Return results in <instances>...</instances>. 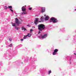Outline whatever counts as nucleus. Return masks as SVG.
<instances>
[{"instance_id": "27", "label": "nucleus", "mask_w": 76, "mask_h": 76, "mask_svg": "<svg viewBox=\"0 0 76 76\" xmlns=\"http://www.w3.org/2000/svg\"><path fill=\"white\" fill-rule=\"evenodd\" d=\"M23 37V39H26V37Z\"/></svg>"}, {"instance_id": "12", "label": "nucleus", "mask_w": 76, "mask_h": 76, "mask_svg": "<svg viewBox=\"0 0 76 76\" xmlns=\"http://www.w3.org/2000/svg\"><path fill=\"white\" fill-rule=\"evenodd\" d=\"M15 29H16V30H19V29H20V28H19V27H18L15 26Z\"/></svg>"}, {"instance_id": "8", "label": "nucleus", "mask_w": 76, "mask_h": 76, "mask_svg": "<svg viewBox=\"0 0 76 76\" xmlns=\"http://www.w3.org/2000/svg\"><path fill=\"white\" fill-rule=\"evenodd\" d=\"M45 8H42V13H44L45 12Z\"/></svg>"}, {"instance_id": "21", "label": "nucleus", "mask_w": 76, "mask_h": 76, "mask_svg": "<svg viewBox=\"0 0 76 76\" xmlns=\"http://www.w3.org/2000/svg\"><path fill=\"white\" fill-rule=\"evenodd\" d=\"M33 31V29H31L30 32H32Z\"/></svg>"}, {"instance_id": "25", "label": "nucleus", "mask_w": 76, "mask_h": 76, "mask_svg": "<svg viewBox=\"0 0 76 76\" xmlns=\"http://www.w3.org/2000/svg\"><path fill=\"white\" fill-rule=\"evenodd\" d=\"M28 34H27V35L26 36H24V37H28Z\"/></svg>"}, {"instance_id": "32", "label": "nucleus", "mask_w": 76, "mask_h": 76, "mask_svg": "<svg viewBox=\"0 0 76 76\" xmlns=\"http://www.w3.org/2000/svg\"><path fill=\"white\" fill-rule=\"evenodd\" d=\"M25 6H26V5H25Z\"/></svg>"}, {"instance_id": "28", "label": "nucleus", "mask_w": 76, "mask_h": 76, "mask_svg": "<svg viewBox=\"0 0 76 76\" xmlns=\"http://www.w3.org/2000/svg\"><path fill=\"white\" fill-rule=\"evenodd\" d=\"M27 26H30L29 25H27Z\"/></svg>"}, {"instance_id": "10", "label": "nucleus", "mask_w": 76, "mask_h": 76, "mask_svg": "<svg viewBox=\"0 0 76 76\" xmlns=\"http://www.w3.org/2000/svg\"><path fill=\"white\" fill-rule=\"evenodd\" d=\"M22 30L23 31V30H24V31H27V30H26V28H24V27L23 26L22 27Z\"/></svg>"}, {"instance_id": "2", "label": "nucleus", "mask_w": 76, "mask_h": 76, "mask_svg": "<svg viewBox=\"0 0 76 76\" xmlns=\"http://www.w3.org/2000/svg\"><path fill=\"white\" fill-rule=\"evenodd\" d=\"M53 22V23H56L58 22V20L56 18H55L54 17H52L50 19V22L51 23Z\"/></svg>"}, {"instance_id": "26", "label": "nucleus", "mask_w": 76, "mask_h": 76, "mask_svg": "<svg viewBox=\"0 0 76 76\" xmlns=\"http://www.w3.org/2000/svg\"><path fill=\"white\" fill-rule=\"evenodd\" d=\"M40 33H41L40 31H39V32L38 33V34H40Z\"/></svg>"}, {"instance_id": "20", "label": "nucleus", "mask_w": 76, "mask_h": 76, "mask_svg": "<svg viewBox=\"0 0 76 76\" xmlns=\"http://www.w3.org/2000/svg\"><path fill=\"white\" fill-rule=\"evenodd\" d=\"M28 9L29 10H32V8L30 7V8H29Z\"/></svg>"}, {"instance_id": "18", "label": "nucleus", "mask_w": 76, "mask_h": 76, "mask_svg": "<svg viewBox=\"0 0 76 76\" xmlns=\"http://www.w3.org/2000/svg\"><path fill=\"white\" fill-rule=\"evenodd\" d=\"M44 19V17L43 16H42V17H41V18H40L41 20H43V19Z\"/></svg>"}, {"instance_id": "14", "label": "nucleus", "mask_w": 76, "mask_h": 76, "mask_svg": "<svg viewBox=\"0 0 76 76\" xmlns=\"http://www.w3.org/2000/svg\"><path fill=\"white\" fill-rule=\"evenodd\" d=\"M28 37H31V34H29V33H28Z\"/></svg>"}, {"instance_id": "1", "label": "nucleus", "mask_w": 76, "mask_h": 76, "mask_svg": "<svg viewBox=\"0 0 76 76\" xmlns=\"http://www.w3.org/2000/svg\"><path fill=\"white\" fill-rule=\"evenodd\" d=\"M45 28V26L43 24H40L38 25V29L40 31H42Z\"/></svg>"}, {"instance_id": "7", "label": "nucleus", "mask_w": 76, "mask_h": 76, "mask_svg": "<svg viewBox=\"0 0 76 76\" xmlns=\"http://www.w3.org/2000/svg\"><path fill=\"white\" fill-rule=\"evenodd\" d=\"M23 12H26V8L25 6L21 8Z\"/></svg>"}, {"instance_id": "16", "label": "nucleus", "mask_w": 76, "mask_h": 76, "mask_svg": "<svg viewBox=\"0 0 76 76\" xmlns=\"http://www.w3.org/2000/svg\"><path fill=\"white\" fill-rule=\"evenodd\" d=\"M8 8L9 9H12V6H8Z\"/></svg>"}, {"instance_id": "9", "label": "nucleus", "mask_w": 76, "mask_h": 76, "mask_svg": "<svg viewBox=\"0 0 76 76\" xmlns=\"http://www.w3.org/2000/svg\"><path fill=\"white\" fill-rule=\"evenodd\" d=\"M49 19V17L48 16H46L45 18V20H48Z\"/></svg>"}, {"instance_id": "31", "label": "nucleus", "mask_w": 76, "mask_h": 76, "mask_svg": "<svg viewBox=\"0 0 76 76\" xmlns=\"http://www.w3.org/2000/svg\"><path fill=\"white\" fill-rule=\"evenodd\" d=\"M17 25H18V26H19V24H18Z\"/></svg>"}, {"instance_id": "4", "label": "nucleus", "mask_w": 76, "mask_h": 76, "mask_svg": "<svg viewBox=\"0 0 76 76\" xmlns=\"http://www.w3.org/2000/svg\"><path fill=\"white\" fill-rule=\"evenodd\" d=\"M58 50L57 49H55L54 51V52L53 53V55H56V54H57V52H58Z\"/></svg>"}, {"instance_id": "17", "label": "nucleus", "mask_w": 76, "mask_h": 76, "mask_svg": "<svg viewBox=\"0 0 76 76\" xmlns=\"http://www.w3.org/2000/svg\"><path fill=\"white\" fill-rule=\"evenodd\" d=\"M8 8V7H6V6L4 7V9L5 10L6 9H7Z\"/></svg>"}, {"instance_id": "13", "label": "nucleus", "mask_w": 76, "mask_h": 76, "mask_svg": "<svg viewBox=\"0 0 76 76\" xmlns=\"http://www.w3.org/2000/svg\"><path fill=\"white\" fill-rule=\"evenodd\" d=\"M51 73V70H49L48 71V74L49 75H50Z\"/></svg>"}, {"instance_id": "5", "label": "nucleus", "mask_w": 76, "mask_h": 76, "mask_svg": "<svg viewBox=\"0 0 76 76\" xmlns=\"http://www.w3.org/2000/svg\"><path fill=\"white\" fill-rule=\"evenodd\" d=\"M15 22L16 23H18V24H21V22H19V20L18 19V18H15Z\"/></svg>"}, {"instance_id": "15", "label": "nucleus", "mask_w": 76, "mask_h": 76, "mask_svg": "<svg viewBox=\"0 0 76 76\" xmlns=\"http://www.w3.org/2000/svg\"><path fill=\"white\" fill-rule=\"evenodd\" d=\"M22 14H23V15H26V14H27V12H23L22 13Z\"/></svg>"}, {"instance_id": "19", "label": "nucleus", "mask_w": 76, "mask_h": 76, "mask_svg": "<svg viewBox=\"0 0 76 76\" xmlns=\"http://www.w3.org/2000/svg\"><path fill=\"white\" fill-rule=\"evenodd\" d=\"M9 41H12V39L11 38H10L9 39Z\"/></svg>"}, {"instance_id": "23", "label": "nucleus", "mask_w": 76, "mask_h": 76, "mask_svg": "<svg viewBox=\"0 0 76 76\" xmlns=\"http://www.w3.org/2000/svg\"><path fill=\"white\" fill-rule=\"evenodd\" d=\"M12 44H11L10 45H9V47H12Z\"/></svg>"}, {"instance_id": "29", "label": "nucleus", "mask_w": 76, "mask_h": 76, "mask_svg": "<svg viewBox=\"0 0 76 76\" xmlns=\"http://www.w3.org/2000/svg\"><path fill=\"white\" fill-rule=\"evenodd\" d=\"M74 54H75V55H76V53H74Z\"/></svg>"}, {"instance_id": "30", "label": "nucleus", "mask_w": 76, "mask_h": 76, "mask_svg": "<svg viewBox=\"0 0 76 76\" xmlns=\"http://www.w3.org/2000/svg\"><path fill=\"white\" fill-rule=\"evenodd\" d=\"M75 11H76V9L75 10Z\"/></svg>"}, {"instance_id": "33", "label": "nucleus", "mask_w": 76, "mask_h": 76, "mask_svg": "<svg viewBox=\"0 0 76 76\" xmlns=\"http://www.w3.org/2000/svg\"><path fill=\"white\" fill-rule=\"evenodd\" d=\"M45 16H46V15H45Z\"/></svg>"}, {"instance_id": "22", "label": "nucleus", "mask_w": 76, "mask_h": 76, "mask_svg": "<svg viewBox=\"0 0 76 76\" xmlns=\"http://www.w3.org/2000/svg\"><path fill=\"white\" fill-rule=\"evenodd\" d=\"M20 41H23V39H20Z\"/></svg>"}, {"instance_id": "11", "label": "nucleus", "mask_w": 76, "mask_h": 76, "mask_svg": "<svg viewBox=\"0 0 76 76\" xmlns=\"http://www.w3.org/2000/svg\"><path fill=\"white\" fill-rule=\"evenodd\" d=\"M12 24L13 26H16V23H12Z\"/></svg>"}, {"instance_id": "3", "label": "nucleus", "mask_w": 76, "mask_h": 76, "mask_svg": "<svg viewBox=\"0 0 76 76\" xmlns=\"http://www.w3.org/2000/svg\"><path fill=\"white\" fill-rule=\"evenodd\" d=\"M35 19V20H34V23L36 25H37L38 23L39 22H41L40 21H38V20H39V18H36Z\"/></svg>"}, {"instance_id": "24", "label": "nucleus", "mask_w": 76, "mask_h": 76, "mask_svg": "<svg viewBox=\"0 0 76 76\" xmlns=\"http://www.w3.org/2000/svg\"><path fill=\"white\" fill-rule=\"evenodd\" d=\"M10 10L11 11V12H13V10H12V9H10Z\"/></svg>"}, {"instance_id": "6", "label": "nucleus", "mask_w": 76, "mask_h": 76, "mask_svg": "<svg viewBox=\"0 0 76 76\" xmlns=\"http://www.w3.org/2000/svg\"><path fill=\"white\" fill-rule=\"evenodd\" d=\"M47 37V34H44V35L42 36L41 38L43 39L44 38H45Z\"/></svg>"}]
</instances>
